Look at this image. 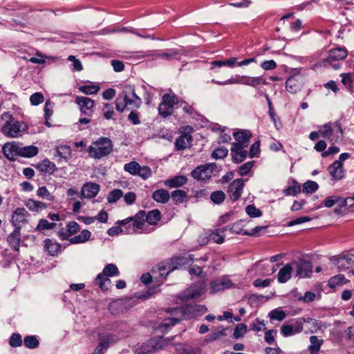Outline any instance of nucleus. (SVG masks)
<instances>
[{
    "mask_svg": "<svg viewBox=\"0 0 354 354\" xmlns=\"http://www.w3.org/2000/svg\"><path fill=\"white\" fill-rule=\"evenodd\" d=\"M80 229V225L75 221H71L66 225V232L63 231L59 232V235L62 239L65 240L68 236L76 234Z\"/></svg>",
    "mask_w": 354,
    "mask_h": 354,
    "instance_id": "2f4dec72",
    "label": "nucleus"
},
{
    "mask_svg": "<svg viewBox=\"0 0 354 354\" xmlns=\"http://www.w3.org/2000/svg\"><path fill=\"white\" fill-rule=\"evenodd\" d=\"M205 288L204 283L191 286L181 294L180 298L185 300L197 299L205 292Z\"/></svg>",
    "mask_w": 354,
    "mask_h": 354,
    "instance_id": "2eb2a0df",
    "label": "nucleus"
},
{
    "mask_svg": "<svg viewBox=\"0 0 354 354\" xmlns=\"http://www.w3.org/2000/svg\"><path fill=\"white\" fill-rule=\"evenodd\" d=\"M296 276L299 278H306L310 277L313 272V266L310 261L299 259L296 263Z\"/></svg>",
    "mask_w": 354,
    "mask_h": 354,
    "instance_id": "dca6fc26",
    "label": "nucleus"
},
{
    "mask_svg": "<svg viewBox=\"0 0 354 354\" xmlns=\"http://www.w3.org/2000/svg\"><path fill=\"white\" fill-rule=\"evenodd\" d=\"M19 147L15 142L6 143L3 147V152L8 159H14L16 155H19Z\"/></svg>",
    "mask_w": 354,
    "mask_h": 354,
    "instance_id": "cd10ccee",
    "label": "nucleus"
},
{
    "mask_svg": "<svg viewBox=\"0 0 354 354\" xmlns=\"http://www.w3.org/2000/svg\"><path fill=\"white\" fill-rule=\"evenodd\" d=\"M124 170L133 176H138L144 180L151 176L152 171L147 166L141 167L138 162L131 161L124 165Z\"/></svg>",
    "mask_w": 354,
    "mask_h": 354,
    "instance_id": "9d476101",
    "label": "nucleus"
},
{
    "mask_svg": "<svg viewBox=\"0 0 354 354\" xmlns=\"http://www.w3.org/2000/svg\"><path fill=\"white\" fill-rule=\"evenodd\" d=\"M328 171L333 180H339L344 177L343 163H340V161H335L329 165Z\"/></svg>",
    "mask_w": 354,
    "mask_h": 354,
    "instance_id": "6ab92c4d",
    "label": "nucleus"
},
{
    "mask_svg": "<svg viewBox=\"0 0 354 354\" xmlns=\"http://www.w3.org/2000/svg\"><path fill=\"white\" fill-rule=\"evenodd\" d=\"M207 310V308L203 305L167 308L166 312L170 315V317L163 320L159 328L162 331H167L171 326L178 324L180 320L191 318L193 312L198 311L205 313Z\"/></svg>",
    "mask_w": 354,
    "mask_h": 354,
    "instance_id": "f257e3e1",
    "label": "nucleus"
},
{
    "mask_svg": "<svg viewBox=\"0 0 354 354\" xmlns=\"http://www.w3.org/2000/svg\"><path fill=\"white\" fill-rule=\"evenodd\" d=\"M37 195L43 199H46L49 201H53L55 200V196L51 194L46 187L42 186L39 187L37 191Z\"/></svg>",
    "mask_w": 354,
    "mask_h": 354,
    "instance_id": "09e8293b",
    "label": "nucleus"
},
{
    "mask_svg": "<svg viewBox=\"0 0 354 354\" xmlns=\"http://www.w3.org/2000/svg\"><path fill=\"white\" fill-rule=\"evenodd\" d=\"M152 198L157 203H167L169 201L170 194L167 190L159 189L153 192Z\"/></svg>",
    "mask_w": 354,
    "mask_h": 354,
    "instance_id": "72a5a7b5",
    "label": "nucleus"
},
{
    "mask_svg": "<svg viewBox=\"0 0 354 354\" xmlns=\"http://www.w3.org/2000/svg\"><path fill=\"white\" fill-rule=\"evenodd\" d=\"M101 274H103L106 277H115L119 276L120 271L115 264L109 263L104 268Z\"/></svg>",
    "mask_w": 354,
    "mask_h": 354,
    "instance_id": "49530a36",
    "label": "nucleus"
},
{
    "mask_svg": "<svg viewBox=\"0 0 354 354\" xmlns=\"http://www.w3.org/2000/svg\"><path fill=\"white\" fill-rule=\"evenodd\" d=\"M299 77L297 75L290 76L286 82V88L287 91L291 93H296L300 90L301 82L299 81Z\"/></svg>",
    "mask_w": 354,
    "mask_h": 354,
    "instance_id": "4be33fe9",
    "label": "nucleus"
},
{
    "mask_svg": "<svg viewBox=\"0 0 354 354\" xmlns=\"http://www.w3.org/2000/svg\"><path fill=\"white\" fill-rule=\"evenodd\" d=\"M145 212L139 211L134 216L118 221L117 224L122 226L124 234H131L142 230L145 226Z\"/></svg>",
    "mask_w": 354,
    "mask_h": 354,
    "instance_id": "7ed1b4c3",
    "label": "nucleus"
},
{
    "mask_svg": "<svg viewBox=\"0 0 354 354\" xmlns=\"http://www.w3.org/2000/svg\"><path fill=\"white\" fill-rule=\"evenodd\" d=\"M209 239L214 243L221 244L224 241V235L220 232L219 230H216L209 234Z\"/></svg>",
    "mask_w": 354,
    "mask_h": 354,
    "instance_id": "13d9d810",
    "label": "nucleus"
},
{
    "mask_svg": "<svg viewBox=\"0 0 354 354\" xmlns=\"http://www.w3.org/2000/svg\"><path fill=\"white\" fill-rule=\"evenodd\" d=\"M75 103L80 106L82 114L87 116L92 115L95 104L92 99L84 96H77Z\"/></svg>",
    "mask_w": 354,
    "mask_h": 354,
    "instance_id": "ddd939ff",
    "label": "nucleus"
},
{
    "mask_svg": "<svg viewBox=\"0 0 354 354\" xmlns=\"http://www.w3.org/2000/svg\"><path fill=\"white\" fill-rule=\"evenodd\" d=\"M35 167L39 171L49 174H53L57 170L55 164L48 159L38 162Z\"/></svg>",
    "mask_w": 354,
    "mask_h": 354,
    "instance_id": "b1692460",
    "label": "nucleus"
},
{
    "mask_svg": "<svg viewBox=\"0 0 354 354\" xmlns=\"http://www.w3.org/2000/svg\"><path fill=\"white\" fill-rule=\"evenodd\" d=\"M236 63V57H231L226 60H216L212 62V65L217 67L228 66L233 67Z\"/></svg>",
    "mask_w": 354,
    "mask_h": 354,
    "instance_id": "3c124183",
    "label": "nucleus"
},
{
    "mask_svg": "<svg viewBox=\"0 0 354 354\" xmlns=\"http://www.w3.org/2000/svg\"><path fill=\"white\" fill-rule=\"evenodd\" d=\"M110 277H106L103 274H98L95 279V284L98 286L102 291L109 290V286L111 283V281L109 279Z\"/></svg>",
    "mask_w": 354,
    "mask_h": 354,
    "instance_id": "c9c22d12",
    "label": "nucleus"
},
{
    "mask_svg": "<svg viewBox=\"0 0 354 354\" xmlns=\"http://www.w3.org/2000/svg\"><path fill=\"white\" fill-rule=\"evenodd\" d=\"M164 346L160 342H156L154 339H151L144 343L140 347V351L142 354H149L153 353Z\"/></svg>",
    "mask_w": 354,
    "mask_h": 354,
    "instance_id": "412c9836",
    "label": "nucleus"
},
{
    "mask_svg": "<svg viewBox=\"0 0 354 354\" xmlns=\"http://www.w3.org/2000/svg\"><path fill=\"white\" fill-rule=\"evenodd\" d=\"M178 52L176 50L174 49H170L167 50V52H164L162 53H159L158 55V57L166 60H171L173 59L177 58V56L178 55Z\"/></svg>",
    "mask_w": 354,
    "mask_h": 354,
    "instance_id": "bf43d9fd",
    "label": "nucleus"
},
{
    "mask_svg": "<svg viewBox=\"0 0 354 354\" xmlns=\"http://www.w3.org/2000/svg\"><path fill=\"white\" fill-rule=\"evenodd\" d=\"M91 233L88 230H83L80 234L71 238L69 241L72 244L83 243L90 239Z\"/></svg>",
    "mask_w": 354,
    "mask_h": 354,
    "instance_id": "58836bf2",
    "label": "nucleus"
},
{
    "mask_svg": "<svg viewBox=\"0 0 354 354\" xmlns=\"http://www.w3.org/2000/svg\"><path fill=\"white\" fill-rule=\"evenodd\" d=\"M187 179L184 176H177L164 181V185L170 188L181 187L187 183Z\"/></svg>",
    "mask_w": 354,
    "mask_h": 354,
    "instance_id": "473e14b6",
    "label": "nucleus"
},
{
    "mask_svg": "<svg viewBox=\"0 0 354 354\" xmlns=\"http://www.w3.org/2000/svg\"><path fill=\"white\" fill-rule=\"evenodd\" d=\"M9 344L12 347H19L22 345L21 336L19 333H13L10 339Z\"/></svg>",
    "mask_w": 354,
    "mask_h": 354,
    "instance_id": "338daca9",
    "label": "nucleus"
},
{
    "mask_svg": "<svg viewBox=\"0 0 354 354\" xmlns=\"http://www.w3.org/2000/svg\"><path fill=\"white\" fill-rule=\"evenodd\" d=\"M233 135L236 142H233L232 145L238 147H247L249 144L250 139L252 137V133L248 130L237 131L234 133Z\"/></svg>",
    "mask_w": 354,
    "mask_h": 354,
    "instance_id": "a211bd4d",
    "label": "nucleus"
},
{
    "mask_svg": "<svg viewBox=\"0 0 354 354\" xmlns=\"http://www.w3.org/2000/svg\"><path fill=\"white\" fill-rule=\"evenodd\" d=\"M192 136L189 133H185L176 140L175 145L177 149L182 150L189 147L192 142Z\"/></svg>",
    "mask_w": 354,
    "mask_h": 354,
    "instance_id": "7c9ffc66",
    "label": "nucleus"
},
{
    "mask_svg": "<svg viewBox=\"0 0 354 354\" xmlns=\"http://www.w3.org/2000/svg\"><path fill=\"white\" fill-rule=\"evenodd\" d=\"M245 212L252 218L259 217L262 215L261 211L252 205H248Z\"/></svg>",
    "mask_w": 354,
    "mask_h": 354,
    "instance_id": "0e129e2a",
    "label": "nucleus"
},
{
    "mask_svg": "<svg viewBox=\"0 0 354 354\" xmlns=\"http://www.w3.org/2000/svg\"><path fill=\"white\" fill-rule=\"evenodd\" d=\"M21 230L15 229L14 231L8 236L7 241L12 249L15 251L19 250V243L21 241Z\"/></svg>",
    "mask_w": 354,
    "mask_h": 354,
    "instance_id": "c85d7f7f",
    "label": "nucleus"
},
{
    "mask_svg": "<svg viewBox=\"0 0 354 354\" xmlns=\"http://www.w3.org/2000/svg\"><path fill=\"white\" fill-rule=\"evenodd\" d=\"M234 283L227 276L212 280L209 283L210 292L212 294L234 288Z\"/></svg>",
    "mask_w": 354,
    "mask_h": 354,
    "instance_id": "9b49d317",
    "label": "nucleus"
},
{
    "mask_svg": "<svg viewBox=\"0 0 354 354\" xmlns=\"http://www.w3.org/2000/svg\"><path fill=\"white\" fill-rule=\"evenodd\" d=\"M240 225L241 221L234 223L230 228V231L232 233H235L237 234L254 235L255 234L259 233L261 230L265 228L264 227L257 226L252 229V232H248L245 230H243Z\"/></svg>",
    "mask_w": 354,
    "mask_h": 354,
    "instance_id": "c756f323",
    "label": "nucleus"
},
{
    "mask_svg": "<svg viewBox=\"0 0 354 354\" xmlns=\"http://www.w3.org/2000/svg\"><path fill=\"white\" fill-rule=\"evenodd\" d=\"M100 186L97 183L88 182L83 185L81 189V197L85 198H92L97 195Z\"/></svg>",
    "mask_w": 354,
    "mask_h": 354,
    "instance_id": "f3484780",
    "label": "nucleus"
},
{
    "mask_svg": "<svg viewBox=\"0 0 354 354\" xmlns=\"http://www.w3.org/2000/svg\"><path fill=\"white\" fill-rule=\"evenodd\" d=\"M123 196V192L121 189H114L111 191L106 197L109 203H115Z\"/></svg>",
    "mask_w": 354,
    "mask_h": 354,
    "instance_id": "de8ad7c7",
    "label": "nucleus"
},
{
    "mask_svg": "<svg viewBox=\"0 0 354 354\" xmlns=\"http://www.w3.org/2000/svg\"><path fill=\"white\" fill-rule=\"evenodd\" d=\"M301 192V187L296 181L293 182L291 186L288 187L283 190V193L286 196H296Z\"/></svg>",
    "mask_w": 354,
    "mask_h": 354,
    "instance_id": "864d4df0",
    "label": "nucleus"
},
{
    "mask_svg": "<svg viewBox=\"0 0 354 354\" xmlns=\"http://www.w3.org/2000/svg\"><path fill=\"white\" fill-rule=\"evenodd\" d=\"M310 345L308 346V351L310 354H317L324 342L323 339H319L315 335L310 337Z\"/></svg>",
    "mask_w": 354,
    "mask_h": 354,
    "instance_id": "a19ab883",
    "label": "nucleus"
},
{
    "mask_svg": "<svg viewBox=\"0 0 354 354\" xmlns=\"http://www.w3.org/2000/svg\"><path fill=\"white\" fill-rule=\"evenodd\" d=\"M45 250L52 256L56 255L61 250V245L56 241L46 239L44 241Z\"/></svg>",
    "mask_w": 354,
    "mask_h": 354,
    "instance_id": "f704fd0d",
    "label": "nucleus"
},
{
    "mask_svg": "<svg viewBox=\"0 0 354 354\" xmlns=\"http://www.w3.org/2000/svg\"><path fill=\"white\" fill-rule=\"evenodd\" d=\"M178 104H179V107H180L185 113H186L187 114H188L192 117H194L196 112L192 106L188 104L185 101H182V102L180 101Z\"/></svg>",
    "mask_w": 354,
    "mask_h": 354,
    "instance_id": "69168bd1",
    "label": "nucleus"
},
{
    "mask_svg": "<svg viewBox=\"0 0 354 354\" xmlns=\"http://www.w3.org/2000/svg\"><path fill=\"white\" fill-rule=\"evenodd\" d=\"M116 339H114V335L109 334L104 337L102 342L99 343L98 346L92 354H103L109 346L110 344L115 343Z\"/></svg>",
    "mask_w": 354,
    "mask_h": 354,
    "instance_id": "393cba45",
    "label": "nucleus"
},
{
    "mask_svg": "<svg viewBox=\"0 0 354 354\" xmlns=\"http://www.w3.org/2000/svg\"><path fill=\"white\" fill-rule=\"evenodd\" d=\"M188 263V259L185 257H174L171 259V263L169 266V271L166 273V275L169 274V272L178 268V267L184 266Z\"/></svg>",
    "mask_w": 354,
    "mask_h": 354,
    "instance_id": "79ce46f5",
    "label": "nucleus"
},
{
    "mask_svg": "<svg viewBox=\"0 0 354 354\" xmlns=\"http://www.w3.org/2000/svg\"><path fill=\"white\" fill-rule=\"evenodd\" d=\"M286 315L283 310L274 309L269 313V317L271 319L282 321L285 319Z\"/></svg>",
    "mask_w": 354,
    "mask_h": 354,
    "instance_id": "680f3d73",
    "label": "nucleus"
},
{
    "mask_svg": "<svg viewBox=\"0 0 354 354\" xmlns=\"http://www.w3.org/2000/svg\"><path fill=\"white\" fill-rule=\"evenodd\" d=\"M254 163V161H249L241 165L239 168V174L241 176H244L247 175L253 167Z\"/></svg>",
    "mask_w": 354,
    "mask_h": 354,
    "instance_id": "052dcab7",
    "label": "nucleus"
},
{
    "mask_svg": "<svg viewBox=\"0 0 354 354\" xmlns=\"http://www.w3.org/2000/svg\"><path fill=\"white\" fill-rule=\"evenodd\" d=\"M116 110L123 112L124 109H138L142 104V99L135 92L134 86L126 84L122 87L116 101Z\"/></svg>",
    "mask_w": 354,
    "mask_h": 354,
    "instance_id": "f03ea898",
    "label": "nucleus"
},
{
    "mask_svg": "<svg viewBox=\"0 0 354 354\" xmlns=\"http://www.w3.org/2000/svg\"><path fill=\"white\" fill-rule=\"evenodd\" d=\"M348 55V51L344 47H337L328 51V56L323 62L319 64V66H331L333 69L337 70L341 67L339 61L344 59ZM318 66V64L315 65Z\"/></svg>",
    "mask_w": 354,
    "mask_h": 354,
    "instance_id": "423d86ee",
    "label": "nucleus"
},
{
    "mask_svg": "<svg viewBox=\"0 0 354 354\" xmlns=\"http://www.w3.org/2000/svg\"><path fill=\"white\" fill-rule=\"evenodd\" d=\"M335 131L333 123H327L321 127L319 129L320 135L325 139H330L333 131Z\"/></svg>",
    "mask_w": 354,
    "mask_h": 354,
    "instance_id": "a18cd8bd",
    "label": "nucleus"
},
{
    "mask_svg": "<svg viewBox=\"0 0 354 354\" xmlns=\"http://www.w3.org/2000/svg\"><path fill=\"white\" fill-rule=\"evenodd\" d=\"M24 205L30 211L35 212L45 209L47 207L46 203L32 198L25 200Z\"/></svg>",
    "mask_w": 354,
    "mask_h": 354,
    "instance_id": "bb28decb",
    "label": "nucleus"
},
{
    "mask_svg": "<svg viewBox=\"0 0 354 354\" xmlns=\"http://www.w3.org/2000/svg\"><path fill=\"white\" fill-rule=\"evenodd\" d=\"M216 168V163H206L196 167L191 172V176L196 180L207 182L212 178Z\"/></svg>",
    "mask_w": 354,
    "mask_h": 354,
    "instance_id": "1a4fd4ad",
    "label": "nucleus"
},
{
    "mask_svg": "<svg viewBox=\"0 0 354 354\" xmlns=\"http://www.w3.org/2000/svg\"><path fill=\"white\" fill-rule=\"evenodd\" d=\"M244 181L242 178H237L233 180L229 185L228 194L230 199L233 201H238L243 192Z\"/></svg>",
    "mask_w": 354,
    "mask_h": 354,
    "instance_id": "4468645a",
    "label": "nucleus"
},
{
    "mask_svg": "<svg viewBox=\"0 0 354 354\" xmlns=\"http://www.w3.org/2000/svg\"><path fill=\"white\" fill-rule=\"evenodd\" d=\"M245 147H238L232 145L231 156L232 161L234 163H240L243 162L247 157L248 153L244 149Z\"/></svg>",
    "mask_w": 354,
    "mask_h": 354,
    "instance_id": "aec40b11",
    "label": "nucleus"
},
{
    "mask_svg": "<svg viewBox=\"0 0 354 354\" xmlns=\"http://www.w3.org/2000/svg\"><path fill=\"white\" fill-rule=\"evenodd\" d=\"M180 102L178 97L175 95L165 93L162 97V102L158 106V113L162 118L171 115L174 112V106Z\"/></svg>",
    "mask_w": 354,
    "mask_h": 354,
    "instance_id": "6e6552de",
    "label": "nucleus"
},
{
    "mask_svg": "<svg viewBox=\"0 0 354 354\" xmlns=\"http://www.w3.org/2000/svg\"><path fill=\"white\" fill-rule=\"evenodd\" d=\"M56 226L54 223H50L46 219H40L35 228L36 231H42L44 230H52Z\"/></svg>",
    "mask_w": 354,
    "mask_h": 354,
    "instance_id": "5fc2aeb1",
    "label": "nucleus"
},
{
    "mask_svg": "<svg viewBox=\"0 0 354 354\" xmlns=\"http://www.w3.org/2000/svg\"><path fill=\"white\" fill-rule=\"evenodd\" d=\"M3 116L8 119L1 128L3 135L10 138H19L26 131V124L15 120L13 116L8 113H5Z\"/></svg>",
    "mask_w": 354,
    "mask_h": 354,
    "instance_id": "20e7f679",
    "label": "nucleus"
},
{
    "mask_svg": "<svg viewBox=\"0 0 354 354\" xmlns=\"http://www.w3.org/2000/svg\"><path fill=\"white\" fill-rule=\"evenodd\" d=\"M187 196V193L182 189H176L171 192L170 198L174 201L176 204L183 203Z\"/></svg>",
    "mask_w": 354,
    "mask_h": 354,
    "instance_id": "c03bdc74",
    "label": "nucleus"
},
{
    "mask_svg": "<svg viewBox=\"0 0 354 354\" xmlns=\"http://www.w3.org/2000/svg\"><path fill=\"white\" fill-rule=\"evenodd\" d=\"M247 332V326L244 324H239L234 330V337L236 339L243 337Z\"/></svg>",
    "mask_w": 354,
    "mask_h": 354,
    "instance_id": "e2e57ef3",
    "label": "nucleus"
},
{
    "mask_svg": "<svg viewBox=\"0 0 354 354\" xmlns=\"http://www.w3.org/2000/svg\"><path fill=\"white\" fill-rule=\"evenodd\" d=\"M214 83L218 85H226L232 84H241L252 87H255L259 84H267L266 79L263 77H248V76H239L236 78H231L225 82H219L212 80Z\"/></svg>",
    "mask_w": 354,
    "mask_h": 354,
    "instance_id": "0eeeda50",
    "label": "nucleus"
},
{
    "mask_svg": "<svg viewBox=\"0 0 354 354\" xmlns=\"http://www.w3.org/2000/svg\"><path fill=\"white\" fill-rule=\"evenodd\" d=\"M333 126L335 131L333 133V137L330 138V141L333 142H340L343 138V129L341 123L339 122H333Z\"/></svg>",
    "mask_w": 354,
    "mask_h": 354,
    "instance_id": "37998d69",
    "label": "nucleus"
},
{
    "mask_svg": "<svg viewBox=\"0 0 354 354\" xmlns=\"http://www.w3.org/2000/svg\"><path fill=\"white\" fill-rule=\"evenodd\" d=\"M79 91L86 95H93L97 93L100 86L94 84L84 85L79 87Z\"/></svg>",
    "mask_w": 354,
    "mask_h": 354,
    "instance_id": "8fccbe9b",
    "label": "nucleus"
},
{
    "mask_svg": "<svg viewBox=\"0 0 354 354\" xmlns=\"http://www.w3.org/2000/svg\"><path fill=\"white\" fill-rule=\"evenodd\" d=\"M161 218V213L158 209L149 211L147 214H145V222L149 225H156Z\"/></svg>",
    "mask_w": 354,
    "mask_h": 354,
    "instance_id": "ea45409f",
    "label": "nucleus"
},
{
    "mask_svg": "<svg viewBox=\"0 0 354 354\" xmlns=\"http://www.w3.org/2000/svg\"><path fill=\"white\" fill-rule=\"evenodd\" d=\"M318 184L315 181H307L303 185V192L307 194H313L318 189Z\"/></svg>",
    "mask_w": 354,
    "mask_h": 354,
    "instance_id": "4d7b16f0",
    "label": "nucleus"
},
{
    "mask_svg": "<svg viewBox=\"0 0 354 354\" xmlns=\"http://www.w3.org/2000/svg\"><path fill=\"white\" fill-rule=\"evenodd\" d=\"M225 198V194L223 191L213 192L210 195L211 201L215 204L222 203Z\"/></svg>",
    "mask_w": 354,
    "mask_h": 354,
    "instance_id": "6e6d98bb",
    "label": "nucleus"
},
{
    "mask_svg": "<svg viewBox=\"0 0 354 354\" xmlns=\"http://www.w3.org/2000/svg\"><path fill=\"white\" fill-rule=\"evenodd\" d=\"M30 214L24 207L17 208L12 214L11 223L15 229L21 230V226L28 223Z\"/></svg>",
    "mask_w": 354,
    "mask_h": 354,
    "instance_id": "f8f14e48",
    "label": "nucleus"
},
{
    "mask_svg": "<svg viewBox=\"0 0 354 354\" xmlns=\"http://www.w3.org/2000/svg\"><path fill=\"white\" fill-rule=\"evenodd\" d=\"M112 150V141L108 138L102 137L92 143L88 149V152L91 158L100 159L108 156Z\"/></svg>",
    "mask_w": 354,
    "mask_h": 354,
    "instance_id": "39448f33",
    "label": "nucleus"
},
{
    "mask_svg": "<svg viewBox=\"0 0 354 354\" xmlns=\"http://www.w3.org/2000/svg\"><path fill=\"white\" fill-rule=\"evenodd\" d=\"M56 155L64 160H68L71 156V149L69 146L62 145L55 147Z\"/></svg>",
    "mask_w": 354,
    "mask_h": 354,
    "instance_id": "4c0bfd02",
    "label": "nucleus"
},
{
    "mask_svg": "<svg viewBox=\"0 0 354 354\" xmlns=\"http://www.w3.org/2000/svg\"><path fill=\"white\" fill-rule=\"evenodd\" d=\"M176 350L179 354H195V352L190 346L181 344L176 345Z\"/></svg>",
    "mask_w": 354,
    "mask_h": 354,
    "instance_id": "774afa93",
    "label": "nucleus"
},
{
    "mask_svg": "<svg viewBox=\"0 0 354 354\" xmlns=\"http://www.w3.org/2000/svg\"><path fill=\"white\" fill-rule=\"evenodd\" d=\"M39 149L36 146L30 145L20 147L19 150V156L25 158H32L37 155Z\"/></svg>",
    "mask_w": 354,
    "mask_h": 354,
    "instance_id": "e433bc0d",
    "label": "nucleus"
},
{
    "mask_svg": "<svg viewBox=\"0 0 354 354\" xmlns=\"http://www.w3.org/2000/svg\"><path fill=\"white\" fill-rule=\"evenodd\" d=\"M293 268L290 264H286L282 267L278 273L277 280L280 283L287 282L292 277Z\"/></svg>",
    "mask_w": 354,
    "mask_h": 354,
    "instance_id": "a878e982",
    "label": "nucleus"
},
{
    "mask_svg": "<svg viewBox=\"0 0 354 354\" xmlns=\"http://www.w3.org/2000/svg\"><path fill=\"white\" fill-rule=\"evenodd\" d=\"M335 261L336 265L339 268L346 270L349 268L351 264H354V254H342L339 257H337Z\"/></svg>",
    "mask_w": 354,
    "mask_h": 354,
    "instance_id": "5701e85b",
    "label": "nucleus"
},
{
    "mask_svg": "<svg viewBox=\"0 0 354 354\" xmlns=\"http://www.w3.org/2000/svg\"><path fill=\"white\" fill-rule=\"evenodd\" d=\"M25 346L30 349L35 348L39 346V340L35 335H28L24 338Z\"/></svg>",
    "mask_w": 354,
    "mask_h": 354,
    "instance_id": "603ef678",
    "label": "nucleus"
}]
</instances>
